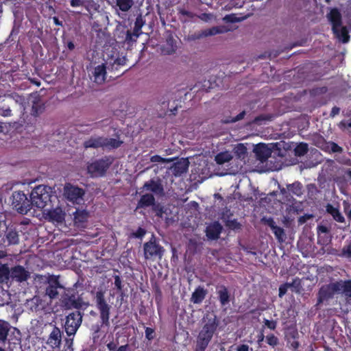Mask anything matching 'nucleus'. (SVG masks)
I'll use <instances>...</instances> for the list:
<instances>
[{
	"instance_id": "4c0bfd02",
	"label": "nucleus",
	"mask_w": 351,
	"mask_h": 351,
	"mask_svg": "<svg viewBox=\"0 0 351 351\" xmlns=\"http://www.w3.org/2000/svg\"><path fill=\"white\" fill-rule=\"evenodd\" d=\"M308 151V144L306 143H300L294 149L295 155L297 156H302Z\"/></svg>"
},
{
	"instance_id": "e433bc0d",
	"label": "nucleus",
	"mask_w": 351,
	"mask_h": 351,
	"mask_svg": "<svg viewBox=\"0 0 351 351\" xmlns=\"http://www.w3.org/2000/svg\"><path fill=\"white\" fill-rule=\"evenodd\" d=\"M324 149L330 153H342L343 148L333 141H328L326 143Z\"/></svg>"
},
{
	"instance_id": "de8ad7c7",
	"label": "nucleus",
	"mask_w": 351,
	"mask_h": 351,
	"mask_svg": "<svg viewBox=\"0 0 351 351\" xmlns=\"http://www.w3.org/2000/svg\"><path fill=\"white\" fill-rule=\"evenodd\" d=\"M272 232L275 237L279 241H283V237L285 236V230L282 228L278 226L277 225L272 229Z\"/></svg>"
},
{
	"instance_id": "a878e982",
	"label": "nucleus",
	"mask_w": 351,
	"mask_h": 351,
	"mask_svg": "<svg viewBox=\"0 0 351 351\" xmlns=\"http://www.w3.org/2000/svg\"><path fill=\"white\" fill-rule=\"evenodd\" d=\"M254 152L261 161L266 160L271 154L269 149L263 143L258 144L254 148Z\"/></svg>"
},
{
	"instance_id": "37998d69",
	"label": "nucleus",
	"mask_w": 351,
	"mask_h": 351,
	"mask_svg": "<svg viewBox=\"0 0 351 351\" xmlns=\"http://www.w3.org/2000/svg\"><path fill=\"white\" fill-rule=\"evenodd\" d=\"M50 218L57 222H62L64 219V215L61 210H53L49 213Z\"/></svg>"
},
{
	"instance_id": "a211bd4d",
	"label": "nucleus",
	"mask_w": 351,
	"mask_h": 351,
	"mask_svg": "<svg viewBox=\"0 0 351 351\" xmlns=\"http://www.w3.org/2000/svg\"><path fill=\"white\" fill-rule=\"evenodd\" d=\"M332 284L337 287V294L341 295L347 300L351 298V280H340Z\"/></svg>"
},
{
	"instance_id": "6ab92c4d",
	"label": "nucleus",
	"mask_w": 351,
	"mask_h": 351,
	"mask_svg": "<svg viewBox=\"0 0 351 351\" xmlns=\"http://www.w3.org/2000/svg\"><path fill=\"white\" fill-rule=\"evenodd\" d=\"M223 227L219 221H215L206 228V235L208 239L217 240L222 232Z\"/></svg>"
},
{
	"instance_id": "423d86ee",
	"label": "nucleus",
	"mask_w": 351,
	"mask_h": 351,
	"mask_svg": "<svg viewBox=\"0 0 351 351\" xmlns=\"http://www.w3.org/2000/svg\"><path fill=\"white\" fill-rule=\"evenodd\" d=\"M12 206L19 213L25 215L32 208V202L23 191H18L12 195Z\"/></svg>"
},
{
	"instance_id": "72a5a7b5",
	"label": "nucleus",
	"mask_w": 351,
	"mask_h": 351,
	"mask_svg": "<svg viewBox=\"0 0 351 351\" xmlns=\"http://www.w3.org/2000/svg\"><path fill=\"white\" fill-rule=\"evenodd\" d=\"M232 156L228 152H220L215 156V160L219 165H223L230 161Z\"/></svg>"
},
{
	"instance_id": "bb28decb",
	"label": "nucleus",
	"mask_w": 351,
	"mask_h": 351,
	"mask_svg": "<svg viewBox=\"0 0 351 351\" xmlns=\"http://www.w3.org/2000/svg\"><path fill=\"white\" fill-rule=\"evenodd\" d=\"M207 291L202 287H197L193 292L191 301L194 304H200L204 300Z\"/></svg>"
},
{
	"instance_id": "052dcab7",
	"label": "nucleus",
	"mask_w": 351,
	"mask_h": 351,
	"mask_svg": "<svg viewBox=\"0 0 351 351\" xmlns=\"http://www.w3.org/2000/svg\"><path fill=\"white\" fill-rule=\"evenodd\" d=\"M114 286L115 288L117 289V291H122L123 286H122V280L121 277L119 275H115L114 276Z\"/></svg>"
},
{
	"instance_id": "c756f323",
	"label": "nucleus",
	"mask_w": 351,
	"mask_h": 351,
	"mask_svg": "<svg viewBox=\"0 0 351 351\" xmlns=\"http://www.w3.org/2000/svg\"><path fill=\"white\" fill-rule=\"evenodd\" d=\"M287 190L297 197H300L303 193V186L299 181L287 185Z\"/></svg>"
},
{
	"instance_id": "b1692460",
	"label": "nucleus",
	"mask_w": 351,
	"mask_h": 351,
	"mask_svg": "<svg viewBox=\"0 0 351 351\" xmlns=\"http://www.w3.org/2000/svg\"><path fill=\"white\" fill-rule=\"evenodd\" d=\"M156 199L153 194L145 193L138 201L136 210L155 206Z\"/></svg>"
},
{
	"instance_id": "8fccbe9b",
	"label": "nucleus",
	"mask_w": 351,
	"mask_h": 351,
	"mask_svg": "<svg viewBox=\"0 0 351 351\" xmlns=\"http://www.w3.org/2000/svg\"><path fill=\"white\" fill-rule=\"evenodd\" d=\"M243 19V18L238 17V16H237L236 14H227V15H226V16H224V18H223V20H224L226 23H231L240 22V21H241Z\"/></svg>"
},
{
	"instance_id": "6e6d98bb",
	"label": "nucleus",
	"mask_w": 351,
	"mask_h": 351,
	"mask_svg": "<svg viewBox=\"0 0 351 351\" xmlns=\"http://www.w3.org/2000/svg\"><path fill=\"white\" fill-rule=\"evenodd\" d=\"M273 116L270 114H261L254 119V122L261 123L262 121L271 120Z\"/></svg>"
},
{
	"instance_id": "7ed1b4c3",
	"label": "nucleus",
	"mask_w": 351,
	"mask_h": 351,
	"mask_svg": "<svg viewBox=\"0 0 351 351\" xmlns=\"http://www.w3.org/2000/svg\"><path fill=\"white\" fill-rule=\"evenodd\" d=\"M96 308L99 313L101 326H97L95 332H98L100 327H107L110 326V315L112 306L109 304L105 298V293L102 290H99L95 293L93 298Z\"/></svg>"
},
{
	"instance_id": "5701e85b",
	"label": "nucleus",
	"mask_w": 351,
	"mask_h": 351,
	"mask_svg": "<svg viewBox=\"0 0 351 351\" xmlns=\"http://www.w3.org/2000/svg\"><path fill=\"white\" fill-rule=\"evenodd\" d=\"M106 69L107 66L106 64H101L95 67L93 75L95 83L101 84L105 82L106 77Z\"/></svg>"
},
{
	"instance_id": "774afa93",
	"label": "nucleus",
	"mask_w": 351,
	"mask_h": 351,
	"mask_svg": "<svg viewBox=\"0 0 351 351\" xmlns=\"http://www.w3.org/2000/svg\"><path fill=\"white\" fill-rule=\"evenodd\" d=\"M237 351H249V346L241 344L237 346Z\"/></svg>"
},
{
	"instance_id": "412c9836",
	"label": "nucleus",
	"mask_w": 351,
	"mask_h": 351,
	"mask_svg": "<svg viewBox=\"0 0 351 351\" xmlns=\"http://www.w3.org/2000/svg\"><path fill=\"white\" fill-rule=\"evenodd\" d=\"M328 19L332 25V30L336 29L337 27H340L342 25V16L339 10L336 8H332L328 14Z\"/></svg>"
},
{
	"instance_id": "1a4fd4ad",
	"label": "nucleus",
	"mask_w": 351,
	"mask_h": 351,
	"mask_svg": "<svg viewBox=\"0 0 351 351\" xmlns=\"http://www.w3.org/2000/svg\"><path fill=\"white\" fill-rule=\"evenodd\" d=\"M59 276L49 275L47 282L48 285L45 289V293L51 300L56 299L59 295L58 289H64V287L61 285Z\"/></svg>"
},
{
	"instance_id": "5fc2aeb1",
	"label": "nucleus",
	"mask_w": 351,
	"mask_h": 351,
	"mask_svg": "<svg viewBox=\"0 0 351 351\" xmlns=\"http://www.w3.org/2000/svg\"><path fill=\"white\" fill-rule=\"evenodd\" d=\"M145 338L149 340L152 341L155 337V330L154 328L146 327L145 330Z\"/></svg>"
},
{
	"instance_id": "0e129e2a",
	"label": "nucleus",
	"mask_w": 351,
	"mask_h": 351,
	"mask_svg": "<svg viewBox=\"0 0 351 351\" xmlns=\"http://www.w3.org/2000/svg\"><path fill=\"white\" fill-rule=\"evenodd\" d=\"M265 221V223L271 228L272 230L276 226V222L274 221V219L271 217H269L268 219H263Z\"/></svg>"
},
{
	"instance_id": "a18cd8bd",
	"label": "nucleus",
	"mask_w": 351,
	"mask_h": 351,
	"mask_svg": "<svg viewBox=\"0 0 351 351\" xmlns=\"http://www.w3.org/2000/svg\"><path fill=\"white\" fill-rule=\"evenodd\" d=\"M139 34L136 33L134 30L131 32L130 30H128L125 34V42L128 44L136 42L137 38L139 36Z\"/></svg>"
},
{
	"instance_id": "9b49d317",
	"label": "nucleus",
	"mask_w": 351,
	"mask_h": 351,
	"mask_svg": "<svg viewBox=\"0 0 351 351\" xmlns=\"http://www.w3.org/2000/svg\"><path fill=\"white\" fill-rule=\"evenodd\" d=\"M337 290V287L333 285L332 282L322 286L317 293V301L316 306L323 304L324 302L333 298Z\"/></svg>"
},
{
	"instance_id": "473e14b6",
	"label": "nucleus",
	"mask_w": 351,
	"mask_h": 351,
	"mask_svg": "<svg viewBox=\"0 0 351 351\" xmlns=\"http://www.w3.org/2000/svg\"><path fill=\"white\" fill-rule=\"evenodd\" d=\"M327 212L330 214L333 219L339 223H343L345 221V218L340 213L338 208L333 207L331 205H328L327 206Z\"/></svg>"
},
{
	"instance_id": "39448f33",
	"label": "nucleus",
	"mask_w": 351,
	"mask_h": 351,
	"mask_svg": "<svg viewBox=\"0 0 351 351\" xmlns=\"http://www.w3.org/2000/svg\"><path fill=\"white\" fill-rule=\"evenodd\" d=\"M112 161L108 156H104L89 163L87 171L91 178L103 177L106 175Z\"/></svg>"
},
{
	"instance_id": "20e7f679",
	"label": "nucleus",
	"mask_w": 351,
	"mask_h": 351,
	"mask_svg": "<svg viewBox=\"0 0 351 351\" xmlns=\"http://www.w3.org/2000/svg\"><path fill=\"white\" fill-rule=\"evenodd\" d=\"M51 188L45 185H39L35 187L31 194L30 199L32 202V207L35 206L43 209L50 205L51 200Z\"/></svg>"
},
{
	"instance_id": "13d9d810",
	"label": "nucleus",
	"mask_w": 351,
	"mask_h": 351,
	"mask_svg": "<svg viewBox=\"0 0 351 351\" xmlns=\"http://www.w3.org/2000/svg\"><path fill=\"white\" fill-rule=\"evenodd\" d=\"M0 115L3 117H8L12 115L10 107H0Z\"/></svg>"
},
{
	"instance_id": "ddd939ff",
	"label": "nucleus",
	"mask_w": 351,
	"mask_h": 351,
	"mask_svg": "<svg viewBox=\"0 0 351 351\" xmlns=\"http://www.w3.org/2000/svg\"><path fill=\"white\" fill-rule=\"evenodd\" d=\"M70 5L72 8L83 7L90 16L97 12L99 7L94 0H70Z\"/></svg>"
},
{
	"instance_id": "680f3d73",
	"label": "nucleus",
	"mask_w": 351,
	"mask_h": 351,
	"mask_svg": "<svg viewBox=\"0 0 351 351\" xmlns=\"http://www.w3.org/2000/svg\"><path fill=\"white\" fill-rule=\"evenodd\" d=\"M63 43L64 45V46L69 50V51H73L75 46V44L73 43V40H65L64 39L63 40Z\"/></svg>"
},
{
	"instance_id": "f03ea898",
	"label": "nucleus",
	"mask_w": 351,
	"mask_h": 351,
	"mask_svg": "<svg viewBox=\"0 0 351 351\" xmlns=\"http://www.w3.org/2000/svg\"><path fill=\"white\" fill-rule=\"evenodd\" d=\"M77 282L72 287L64 288L60 299V305L64 310L76 309L80 311L84 304L83 299L77 295Z\"/></svg>"
},
{
	"instance_id": "0eeeda50",
	"label": "nucleus",
	"mask_w": 351,
	"mask_h": 351,
	"mask_svg": "<svg viewBox=\"0 0 351 351\" xmlns=\"http://www.w3.org/2000/svg\"><path fill=\"white\" fill-rule=\"evenodd\" d=\"M164 252V247L158 243L154 235L149 241L143 244V254L145 260L161 259Z\"/></svg>"
},
{
	"instance_id": "09e8293b",
	"label": "nucleus",
	"mask_w": 351,
	"mask_h": 351,
	"mask_svg": "<svg viewBox=\"0 0 351 351\" xmlns=\"http://www.w3.org/2000/svg\"><path fill=\"white\" fill-rule=\"evenodd\" d=\"M288 285L289 288H293L295 292H300L301 289V280L299 278H295L291 282H288Z\"/></svg>"
},
{
	"instance_id": "7c9ffc66",
	"label": "nucleus",
	"mask_w": 351,
	"mask_h": 351,
	"mask_svg": "<svg viewBox=\"0 0 351 351\" xmlns=\"http://www.w3.org/2000/svg\"><path fill=\"white\" fill-rule=\"evenodd\" d=\"M177 50L176 41L172 36L167 38L166 45L163 47V51L169 55L173 54Z\"/></svg>"
},
{
	"instance_id": "9d476101",
	"label": "nucleus",
	"mask_w": 351,
	"mask_h": 351,
	"mask_svg": "<svg viewBox=\"0 0 351 351\" xmlns=\"http://www.w3.org/2000/svg\"><path fill=\"white\" fill-rule=\"evenodd\" d=\"M0 238L3 245H14L19 243V232L14 226H8L3 234H0Z\"/></svg>"
},
{
	"instance_id": "dca6fc26",
	"label": "nucleus",
	"mask_w": 351,
	"mask_h": 351,
	"mask_svg": "<svg viewBox=\"0 0 351 351\" xmlns=\"http://www.w3.org/2000/svg\"><path fill=\"white\" fill-rule=\"evenodd\" d=\"M64 194L69 201L77 203L79 200L82 199L85 191L82 188L69 184L65 186Z\"/></svg>"
},
{
	"instance_id": "c03bdc74",
	"label": "nucleus",
	"mask_w": 351,
	"mask_h": 351,
	"mask_svg": "<svg viewBox=\"0 0 351 351\" xmlns=\"http://www.w3.org/2000/svg\"><path fill=\"white\" fill-rule=\"evenodd\" d=\"M178 14L180 16H186V17H187L189 19H193L195 16V14L194 13H193V12H191L190 11H188V10H185L183 8H178ZM180 19L181 20V21H182L184 23L186 22V19H183L181 16H180Z\"/></svg>"
},
{
	"instance_id": "338daca9",
	"label": "nucleus",
	"mask_w": 351,
	"mask_h": 351,
	"mask_svg": "<svg viewBox=\"0 0 351 351\" xmlns=\"http://www.w3.org/2000/svg\"><path fill=\"white\" fill-rule=\"evenodd\" d=\"M340 112V108L339 107H337V106H334L332 110H331V112H330V116L331 117H335L336 115L339 114Z\"/></svg>"
},
{
	"instance_id": "c85d7f7f",
	"label": "nucleus",
	"mask_w": 351,
	"mask_h": 351,
	"mask_svg": "<svg viewBox=\"0 0 351 351\" xmlns=\"http://www.w3.org/2000/svg\"><path fill=\"white\" fill-rule=\"evenodd\" d=\"M332 32L335 37L342 43H346L350 40L349 32L346 26L341 25L340 27H337L335 31L332 30Z\"/></svg>"
},
{
	"instance_id": "a19ab883",
	"label": "nucleus",
	"mask_w": 351,
	"mask_h": 351,
	"mask_svg": "<svg viewBox=\"0 0 351 351\" xmlns=\"http://www.w3.org/2000/svg\"><path fill=\"white\" fill-rule=\"evenodd\" d=\"M265 341L273 348L279 344V339L273 333H269L265 336Z\"/></svg>"
},
{
	"instance_id": "4d7b16f0",
	"label": "nucleus",
	"mask_w": 351,
	"mask_h": 351,
	"mask_svg": "<svg viewBox=\"0 0 351 351\" xmlns=\"http://www.w3.org/2000/svg\"><path fill=\"white\" fill-rule=\"evenodd\" d=\"M263 323L270 330H274L276 328L277 322L275 320L264 319Z\"/></svg>"
},
{
	"instance_id": "aec40b11",
	"label": "nucleus",
	"mask_w": 351,
	"mask_h": 351,
	"mask_svg": "<svg viewBox=\"0 0 351 351\" xmlns=\"http://www.w3.org/2000/svg\"><path fill=\"white\" fill-rule=\"evenodd\" d=\"M104 136H91L85 140L83 143V147L85 149H104Z\"/></svg>"
},
{
	"instance_id": "603ef678",
	"label": "nucleus",
	"mask_w": 351,
	"mask_h": 351,
	"mask_svg": "<svg viewBox=\"0 0 351 351\" xmlns=\"http://www.w3.org/2000/svg\"><path fill=\"white\" fill-rule=\"evenodd\" d=\"M73 337H68L64 339V346L62 351H73Z\"/></svg>"
},
{
	"instance_id": "58836bf2",
	"label": "nucleus",
	"mask_w": 351,
	"mask_h": 351,
	"mask_svg": "<svg viewBox=\"0 0 351 351\" xmlns=\"http://www.w3.org/2000/svg\"><path fill=\"white\" fill-rule=\"evenodd\" d=\"M225 225L228 229L234 231H239L242 228L241 223L236 219L227 220Z\"/></svg>"
},
{
	"instance_id": "f257e3e1",
	"label": "nucleus",
	"mask_w": 351,
	"mask_h": 351,
	"mask_svg": "<svg viewBox=\"0 0 351 351\" xmlns=\"http://www.w3.org/2000/svg\"><path fill=\"white\" fill-rule=\"evenodd\" d=\"M219 322L215 315H207L203 319V325L196 340L195 351H205L217 330Z\"/></svg>"
},
{
	"instance_id": "bf43d9fd",
	"label": "nucleus",
	"mask_w": 351,
	"mask_h": 351,
	"mask_svg": "<svg viewBox=\"0 0 351 351\" xmlns=\"http://www.w3.org/2000/svg\"><path fill=\"white\" fill-rule=\"evenodd\" d=\"M288 282L283 283L280 285L279 287V293L278 296L280 298H282L287 292V290L289 289Z\"/></svg>"
},
{
	"instance_id": "864d4df0",
	"label": "nucleus",
	"mask_w": 351,
	"mask_h": 351,
	"mask_svg": "<svg viewBox=\"0 0 351 351\" xmlns=\"http://www.w3.org/2000/svg\"><path fill=\"white\" fill-rule=\"evenodd\" d=\"M146 234V230L141 228L138 227V229L132 233V237L137 239H142Z\"/></svg>"
},
{
	"instance_id": "f8f14e48",
	"label": "nucleus",
	"mask_w": 351,
	"mask_h": 351,
	"mask_svg": "<svg viewBox=\"0 0 351 351\" xmlns=\"http://www.w3.org/2000/svg\"><path fill=\"white\" fill-rule=\"evenodd\" d=\"M127 58L119 54V52L115 53L106 60V64L108 71L112 72L119 70L126 64Z\"/></svg>"
},
{
	"instance_id": "2eb2a0df",
	"label": "nucleus",
	"mask_w": 351,
	"mask_h": 351,
	"mask_svg": "<svg viewBox=\"0 0 351 351\" xmlns=\"http://www.w3.org/2000/svg\"><path fill=\"white\" fill-rule=\"evenodd\" d=\"M62 331L55 326L50 332L46 343L53 350H60L62 340Z\"/></svg>"
},
{
	"instance_id": "69168bd1",
	"label": "nucleus",
	"mask_w": 351,
	"mask_h": 351,
	"mask_svg": "<svg viewBox=\"0 0 351 351\" xmlns=\"http://www.w3.org/2000/svg\"><path fill=\"white\" fill-rule=\"evenodd\" d=\"M265 339V337L263 332H261L260 334L258 335L257 343L258 345V348L262 347V342L264 341Z\"/></svg>"
},
{
	"instance_id": "4468645a",
	"label": "nucleus",
	"mask_w": 351,
	"mask_h": 351,
	"mask_svg": "<svg viewBox=\"0 0 351 351\" xmlns=\"http://www.w3.org/2000/svg\"><path fill=\"white\" fill-rule=\"evenodd\" d=\"M144 191H151L158 196L164 195V188L160 180H155L154 179H151L145 182L143 186L140 188V193H143Z\"/></svg>"
},
{
	"instance_id": "4be33fe9",
	"label": "nucleus",
	"mask_w": 351,
	"mask_h": 351,
	"mask_svg": "<svg viewBox=\"0 0 351 351\" xmlns=\"http://www.w3.org/2000/svg\"><path fill=\"white\" fill-rule=\"evenodd\" d=\"M217 294L221 306L229 304L231 300V295L225 285H220L217 287Z\"/></svg>"
},
{
	"instance_id": "49530a36",
	"label": "nucleus",
	"mask_w": 351,
	"mask_h": 351,
	"mask_svg": "<svg viewBox=\"0 0 351 351\" xmlns=\"http://www.w3.org/2000/svg\"><path fill=\"white\" fill-rule=\"evenodd\" d=\"M145 24V21L143 20L141 15L138 16L136 18L135 22H134V31L136 33H138L139 34H141V29L143 26Z\"/></svg>"
},
{
	"instance_id": "2f4dec72",
	"label": "nucleus",
	"mask_w": 351,
	"mask_h": 351,
	"mask_svg": "<svg viewBox=\"0 0 351 351\" xmlns=\"http://www.w3.org/2000/svg\"><path fill=\"white\" fill-rule=\"evenodd\" d=\"M10 269L8 264L0 262V283L7 282L10 280Z\"/></svg>"
},
{
	"instance_id": "cd10ccee",
	"label": "nucleus",
	"mask_w": 351,
	"mask_h": 351,
	"mask_svg": "<svg viewBox=\"0 0 351 351\" xmlns=\"http://www.w3.org/2000/svg\"><path fill=\"white\" fill-rule=\"evenodd\" d=\"M73 216L74 223L77 226H80L82 224L87 221L89 217V213L86 210L77 209L73 213Z\"/></svg>"
},
{
	"instance_id": "f3484780",
	"label": "nucleus",
	"mask_w": 351,
	"mask_h": 351,
	"mask_svg": "<svg viewBox=\"0 0 351 351\" xmlns=\"http://www.w3.org/2000/svg\"><path fill=\"white\" fill-rule=\"evenodd\" d=\"M29 278V272L21 265H16L10 269V276L12 280L18 282L26 281Z\"/></svg>"
},
{
	"instance_id": "6e6552de",
	"label": "nucleus",
	"mask_w": 351,
	"mask_h": 351,
	"mask_svg": "<svg viewBox=\"0 0 351 351\" xmlns=\"http://www.w3.org/2000/svg\"><path fill=\"white\" fill-rule=\"evenodd\" d=\"M84 313L75 311L66 316L64 330L68 337H74L82 323Z\"/></svg>"
},
{
	"instance_id": "79ce46f5",
	"label": "nucleus",
	"mask_w": 351,
	"mask_h": 351,
	"mask_svg": "<svg viewBox=\"0 0 351 351\" xmlns=\"http://www.w3.org/2000/svg\"><path fill=\"white\" fill-rule=\"evenodd\" d=\"M227 31L226 28L225 27H213L212 28H210L205 31L204 35L205 36H213L218 34H222Z\"/></svg>"
},
{
	"instance_id": "f704fd0d",
	"label": "nucleus",
	"mask_w": 351,
	"mask_h": 351,
	"mask_svg": "<svg viewBox=\"0 0 351 351\" xmlns=\"http://www.w3.org/2000/svg\"><path fill=\"white\" fill-rule=\"evenodd\" d=\"M234 153L237 158L243 160L246 157L247 150L243 144L239 143L234 147Z\"/></svg>"
},
{
	"instance_id": "3c124183",
	"label": "nucleus",
	"mask_w": 351,
	"mask_h": 351,
	"mask_svg": "<svg viewBox=\"0 0 351 351\" xmlns=\"http://www.w3.org/2000/svg\"><path fill=\"white\" fill-rule=\"evenodd\" d=\"M245 114H246L245 111L243 110L239 114H237L236 117H230L228 119H226V120L223 121V122L225 123H235L238 121L243 119L244 118Z\"/></svg>"
},
{
	"instance_id": "c9c22d12",
	"label": "nucleus",
	"mask_w": 351,
	"mask_h": 351,
	"mask_svg": "<svg viewBox=\"0 0 351 351\" xmlns=\"http://www.w3.org/2000/svg\"><path fill=\"white\" fill-rule=\"evenodd\" d=\"M133 0H116L117 6L122 12H128L133 5Z\"/></svg>"
},
{
	"instance_id": "e2e57ef3",
	"label": "nucleus",
	"mask_w": 351,
	"mask_h": 351,
	"mask_svg": "<svg viewBox=\"0 0 351 351\" xmlns=\"http://www.w3.org/2000/svg\"><path fill=\"white\" fill-rule=\"evenodd\" d=\"M167 160L166 158H164L159 155H154L150 158V161L152 162H165Z\"/></svg>"
},
{
	"instance_id": "ea45409f",
	"label": "nucleus",
	"mask_w": 351,
	"mask_h": 351,
	"mask_svg": "<svg viewBox=\"0 0 351 351\" xmlns=\"http://www.w3.org/2000/svg\"><path fill=\"white\" fill-rule=\"evenodd\" d=\"M9 331V324L6 322H0V341L6 340Z\"/></svg>"
},
{
	"instance_id": "393cba45",
	"label": "nucleus",
	"mask_w": 351,
	"mask_h": 351,
	"mask_svg": "<svg viewBox=\"0 0 351 351\" xmlns=\"http://www.w3.org/2000/svg\"><path fill=\"white\" fill-rule=\"evenodd\" d=\"M104 149L112 150L119 148L122 145L123 141L120 140L119 136L117 138H108L104 136Z\"/></svg>"
}]
</instances>
